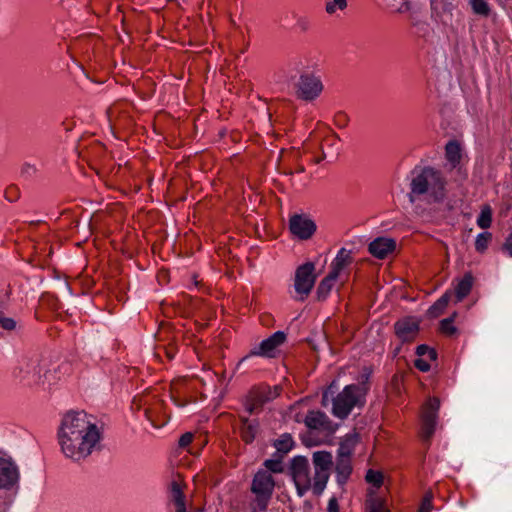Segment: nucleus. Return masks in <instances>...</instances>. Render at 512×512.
Listing matches in <instances>:
<instances>
[{"instance_id":"obj_13","label":"nucleus","mask_w":512,"mask_h":512,"mask_svg":"<svg viewBox=\"0 0 512 512\" xmlns=\"http://www.w3.org/2000/svg\"><path fill=\"white\" fill-rule=\"evenodd\" d=\"M304 423L311 430H318L328 434L334 433L337 425L322 411L310 410L305 416Z\"/></svg>"},{"instance_id":"obj_39","label":"nucleus","mask_w":512,"mask_h":512,"mask_svg":"<svg viewBox=\"0 0 512 512\" xmlns=\"http://www.w3.org/2000/svg\"><path fill=\"white\" fill-rule=\"evenodd\" d=\"M245 410L249 415H252L254 413H257L259 410H261V406L258 405L256 401L253 400V398L248 393L245 402H244Z\"/></svg>"},{"instance_id":"obj_25","label":"nucleus","mask_w":512,"mask_h":512,"mask_svg":"<svg viewBox=\"0 0 512 512\" xmlns=\"http://www.w3.org/2000/svg\"><path fill=\"white\" fill-rule=\"evenodd\" d=\"M170 498L175 509H183L185 505V496L183 494L181 484L178 481H172L170 485Z\"/></svg>"},{"instance_id":"obj_14","label":"nucleus","mask_w":512,"mask_h":512,"mask_svg":"<svg viewBox=\"0 0 512 512\" xmlns=\"http://www.w3.org/2000/svg\"><path fill=\"white\" fill-rule=\"evenodd\" d=\"M19 477V469L15 462L0 457V489H12L18 483Z\"/></svg>"},{"instance_id":"obj_33","label":"nucleus","mask_w":512,"mask_h":512,"mask_svg":"<svg viewBox=\"0 0 512 512\" xmlns=\"http://www.w3.org/2000/svg\"><path fill=\"white\" fill-rule=\"evenodd\" d=\"M456 316V313H454L452 316L445 318L441 320L440 322V330L442 333L452 336L456 332V327L453 325L454 317Z\"/></svg>"},{"instance_id":"obj_53","label":"nucleus","mask_w":512,"mask_h":512,"mask_svg":"<svg viewBox=\"0 0 512 512\" xmlns=\"http://www.w3.org/2000/svg\"><path fill=\"white\" fill-rule=\"evenodd\" d=\"M298 171L299 172H303L304 171V167H300Z\"/></svg>"},{"instance_id":"obj_38","label":"nucleus","mask_w":512,"mask_h":512,"mask_svg":"<svg viewBox=\"0 0 512 512\" xmlns=\"http://www.w3.org/2000/svg\"><path fill=\"white\" fill-rule=\"evenodd\" d=\"M335 389H336V383L332 382L329 385V387L323 392L322 399H321L322 406L326 407V406H328L330 400L333 401V398H335L334 397Z\"/></svg>"},{"instance_id":"obj_52","label":"nucleus","mask_w":512,"mask_h":512,"mask_svg":"<svg viewBox=\"0 0 512 512\" xmlns=\"http://www.w3.org/2000/svg\"><path fill=\"white\" fill-rule=\"evenodd\" d=\"M425 356L427 357V360H430V353H427Z\"/></svg>"},{"instance_id":"obj_5","label":"nucleus","mask_w":512,"mask_h":512,"mask_svg":"<svg viewBox=\"0 0 512 512\" xmlns=\"http://www.w3.org/2000/svg\"><path fill=\"white\" fill-rule=\"evenodd\" d=\"M275 489L273 475L267 470L259 469L251 482L253 498L249 503L250 512H265Z\"/></svg>"},{"instance_id":"obj_35","label":"nucleus","mask_w":512,"mask_h":512,"mask_svg":"<svg viewBox=\"0 0 512 512\" xmlns=\"http://www.w3.org/2000/svg\"><path fill=\"white\" fill-rule=\"evenodd\" d=\"M265 469L268 472L272 473H281L283 472V465L280 459H267L263 463Z\"/></svg>"},{"instance_id":"obj_9","label":"nucleus","mask_w":512,"mask_h":512,"mask_svg":"<svg viewBox=\"0 0 512 512\" xmlns=\"http://www.w3.org/2000/svg\"><path fill=\"white\" fill-rule=\"evenodd\" d=\"M286 341V334L283 331H276L268 338L261 341V343L254 347L248 355L243 357L240 361L242 363L251 356H261L266 358H273L276 351Z\"/></svg>"},{"instance_id":"obj_44","label":"nucleus","mask_w":512,"mask_h":512,"mask_svg":"<svg viewBox=\"0 0 512 512\" xmlns=\"http://www.w3.org/2000/svg\"><path fill=\"white\" fill-rule=\"evenodd\" d=\"M348 116L344 112H338L334 117L335 125L339 128H344L348 124Z\"/></svg>"},{"instance_id":"obj_21","label":"nucleus","mask_w":512,"mask_h":512,"mask_svg":"<svg viewBox=\"0 0 512 512\" xmlns=\"http://www.w3.org/2000/svg\"><path fill=\"white\" fill-rule=\"evenodd\" d=\"M357 442L358 435L356 433L347 434L340 442L339 448L337 450V457L351 458Z\"/></svg>"},{"instance_id":"obj_48","label":"nucleus","mask_w":512,"mask_h":512,"mask_svg":"<svg viewBox=\"0 0 512 512\" xmlns=\"http://www.w3.org/2000/svg\"><path fill=\"white\" fill-rule=\"evenodd\" d=\"M502 250L512 257V233L506 238Z\"/></svg>"},{"instance_id":"obj_17","label":"nucleus","mask_w":512,"mask_h":512,"mask_svg":"<svg viewBox=\"0 0 512 512\" xmlns=\"http://www.w3.org/2000/svg\"><path fill=\"white\" fill-rule=\"evenodd\" d=\"M281 388L279 386H274L273 388L268 385H260L252 388L249 391L250 396L254 401L258 403L261 407L269 401H272L276 397L280 395Z\"/></svg>"},{"instance_id":"obj_8","label":"nucleus","mask_w":512,"mask_h":512,"mask_svg":"<svg viewBox=\"0 0 512 512\" xmlns=\"http://www.w3.org/2000/svg\"><path fill=\"white\" fill-rule=\"evenodd\" d=\"M321 78L312 72H303L296 84V95L304 101H313L320 96L323 91Z\"/></svg>"},{"instance_id":"obj_50","label":"nucleus","mask_w":512,"mask_h":512,"mask_svg":"<svg viewBox=\"0 0 512 512\" xmlns=\"http://www.w3.org/2000/svg\"><path fill=\"white\" fill-rule=\"evenodd\" d=\"M415 25L418 26L419 30L423 32H425L426 29L428 28V25L426 23H416Z\"/></svg>"},{"instance_id":"obj_7","label":"nucleus","mask_w":512,"mask_h":512,"mask_svg":"<svg viewBox=\"0 0 512 512\" xmlns=\"http://www.w3.org/2000/svg\"><path fill=\"white\" fill-rule=\"evenodd\" d=\"M316 278L315 264L313 262H306L296 269L294 289L298 294L297 300L304 301L308 297L314 287Z\"/></svg>"},{"instance_id":"obj_23","label":"nucleus","mask_w":512,"mask_h":512,"mask_svg":"<svg viewBox=\"0 0 512 512\" xmlns=\"http://www.w3.org/2000/svg\"><path fill=\"white\" fill-rule=\"evenodd\" d=\"M473 286V276L470 273L464 275V277L458 282L455 287L456 302H461L466 296L469 295Z\"/></svg>"},{"instance_id":"obj_24","label":"nucleus","mask_w":512,"mask_h":512,"mask_svg":"<svg viewBox=\"0 0 512 512\" xmlns=\"http://www.w3.org/2000/svg\"><path fill=\"white\" fill-rule=\"evenodd\" d=\"M337 279L338 277L334 276V274L328 273L320 281L316 291L318 300L323 301L328 297Z\"/></svg>"},{"instance_id":"obj_36","label":"nucleus","mask_w":512,"mask_h":512,"mask_svg":"<svg viewBox=\"0 0 512 512\" xmlns=\"http://www.w3.org/2000/svg\"><path fill=\"white\" fill-rule=\"evenodd\" d=\"M492 216L491 211L482 210L479 217L477 218V225L482 229H487L491 226Z\"/></svg>"},{"instance_id":"obj_43","label":"nucleus","mask_w":512,"mask_h":512,"mask_svg":"<svg viewBox=\"0 0 512 512\" xmlns=\"http://www.w3.org/2000/svg\"><path fill=\"white\" fill-rule=\"evenodd\" d=\"M6 200L9 202H15L19 199L20 192L16 186H9L4 192Z\"/></svg>"},{"instance_id":"obj_26","label":"nucleus","mask_w":512,"mask_h":512,"mask_svg":"<svg viewBox=\"0 0 512 512\" xmlns=\"http://www.w3.org/2000/svg\"><path fill=\"white\" fill-rule=\"evenodd\" d=\"M452 296L451 291H446L427 311L432 318L438 317L443 313Z\"/></svg>"},{"instance_id":"obj_27","label":"nucleus","mask_w":512,"mask_h":512,"mask_svg":"<svg viewBox=\"0 0 512 512\" xmlns=\"http://www.w3.org/2000/svg\"><path fill=\"white\" fill-rule=\"evenodd\" d=\"M432 12L443 20L446 15H451L453 5L448 0H430Z\"/></svg>"},{"instance_id":"obj_12","label":"nucleus","mask_w":512,"mask_h":512,"mask_svg":"<svg viewBox=\"0 0 512 512\" xmlns=\"http://www.w3.org/2000/svg\"><path fill=\"white\" fill-rule=\"evenodd\" d=\"M44 366L38 360H30L20 368V381L29 387H41Z\"/></svg>"},{"instance_id":"obj_37","label":"nucleus","mask_w":512,"mask_h":512,"mask_svg":"<svg viewBox=\"0 0 512 512\" xmlns=\"http://www.w3.org/2000/svg\"><path fill=\"white\" fill-rule=\"evenodd\" d=\"M427 353H430V361H435L437 359L436 350L430 348L428 345L421 344L416 348V354L419 356V358L424 357Z\"/></svg>"},{"instance_id":"obj_31","label":"nucleus","mask_w":512,"mask_h":512,"mask_svg":"<svg viewBox=\"0 0 512 512\" xmlns=\"http://www.w3.org/2000/svg\"><path fill=\"white\" fill-rule=\"evenodd\" d=\"M293 439L289 434H283L275 443V447L279 452L287 453L293 447Z\"/></svg>"},{"instance_id":"obj_11","label":"nucleus","mask_w":512,"mask_h":512,"mask_svg":"<svg viewBox=\"0 0 512 512\" xmlns=\"http://www.w3.org/2000/svg\"><path fill=\"white\" fill-rule=\"evenodd\" d=\"M419 330V321L414 317L401 318L394 324L395 334L402 343L414 341Z\"/></svg>"},{"instance_id":"obj_2","label":"nucleus","mask_w":512,"mask_h":512,"mask_svg":"<svg viewBox=\"0 0 512 512\" xmlns=\"http://www.w3.org/2000/svg\"><path fill=\"white\" fill-rule=\"evenodd\" d=\"M312 463L313 477L307 457L295 456L290 462V475L299 497H303L309 490H312L315 496H320L328 483L333 464L332 454L327 451H316L312 455Z\"/></svg>"},{"instance_id":"obj_46","label":"nucleus","mask_w":512,"mask_h":512,"mask_svg":"<svg viewBox=\"0 0 512 512\" xmlns=\"http://www.w3.org/2000/svg\"><path fill=\"white\" fill-rule=\"evenodd\" d=\"M414 366L422 371V372H427L430 370L431 366L428 362L427 359H424L423 357L422 358H417L415 361H414Z\"/></svg>"},{"instance_id":"obj_32","label":"nucleus","mask_w":512,"mask_h":512,"mask_svg":"<svg viewBox=\"0 0 512 512\" xmlns=\"http://www.w3.org/2000/svg\"><path fill=\"white\" fill-rule=\"evenodd\" d=\"M365 479L376 488H380L383 484V474L380 471L369 469L366 473Z\"/></svg>"},{"instance_id":"obj_20","label":"nucleus","mask_w":512,"mask_h":512,"mask_svg":"<svg viewBox=\"0 0 512 512\" xmlns=\"http://www.w3.org/2000/svg\"><path fill=\"white\" fill-rule=\"evenodd\" d=\"M241 421V438L246 444L254 441L258 430L259 422L257 420H250L248 417L240 416Z\"/></svg>"},{"instance_id":"obj_41","label":"nucleus","mask_w":512,"mask_h":512,"mask_svg":"<svg viewBox=\"0 0 512 512\" xmlns=\"http://www.w3.org/2000/svg\"><path fill=\"white\" fill-rule=\"evenodd\" d=\"M432 499H433L432 492H426L422 499V502H421L418 512H431V510L433 508Z\"/></svg>"},{"instance_id":"obj_18","label":"nucleus","mask_w":512,"mask_h":512,"mask_svg":"<svg viewBox=\"0 0 512 512\" xmlns=\"http://www.w3.org/2000/svg\"><path fill=\"white\" fill-rule=\"evenodd\" d=\"M352 252L350 250H347L346 248H341L334 260L331 263V274H334V276L339 277L341 272L348 267L352 263Z\"/></svg>"},{"instance_id":"obj_6","label":"nucleus","mask_w":512,"mask_h":512,"mask_svg":"<svg viewBox=\"0 0 512 512\" xmlns=\"http://www.w3.org/2000/svg\"><path fill=\"white\" fill-rule=\"evenodd\" d=\"M439 409L440 400L437 397L429 398L423 405L420 436L425 442L430 441L434 435L438 423Z\"/></svg>"},{"instance_id":"obj_19","label":"nucleus","mask_w":512,"mask_h":512,"mask_svg":"<svg viewBox=\"0 0 512 512\" xmlns=\"http://www.w3.org/2000/svg\"><path fill=\"white\" fill-rule=\"evenodd\" d=\"M352 469L351 458L336 457V481L340 486L346 484L352 473Z\"/></svg>"},{"instance_id":"obj_15","label":"nucleus","mask_w":512,"mask_h":512,"mask_svg":"<svg viewBox=\"0 0 512 512\" xmlns=\"http://www.w3.org/2000/svg\"><path fill=\"white\" fill-rule=\"evenodd\" d=\"M395 248V240L386 237H378L369 244L368 251L372 256L378 259H384L392 253Z\"/></svg>"},{"instance_id":"obj_22","label":"nucleus","mask_w":512,"mask_h":512,"mask_svg":"<svg viewBox=\"0 0 512 512\" xmlns=\"http://www.w3.org/2000/svg\"><path fill=\"white\" fill-rule=\"evenodd\" d=\"M445 156L451 167L456 168L462 157L460 144L455 140L449 141L445 147Z\"/></svg>"},{"instance_id":"obj_4","label":"nucleus","mask_w":512,"mask_h":512,"mask_svg":"<svg viewBox=\"0 0 512 512\" xmlns=\"http://www.w3.org/2000/svg\"><path fill=\"white\" fill-rule=\"evenodd\" d=\"M368 390L369 387L365 383L345 386L333 398L332 414L339 419L347 418L355 407L362 408L365 405Z\"/></svg>"},{"instance_id":"obj_30","label":"nucleus","mask_w":512,"mask_h":512,"mask_svg":"<svg viewBox=\"0 0 512 512\" xmlns=\"http://www.w3.org/2000/svg\"><path fill=\"white\" fill-rule=\"evenodd\" d=\"M491 240L492 234L490 232L478 234L475 240V250L479 253L485 252Z\"/></svg>"},{"instance_id":"obj_29","label":"nucleus","mask_w":512,"mask_h":512,"mask_svg":"<svg viewBox=\"0 0 512 512\" xmlns=\"http://www.w3.org/2000/svg\"><path fill=\"white\" fill-rule=\"evenodd\" d=\"M469 4L474 14L481 17H488L491 12V8L486 0H470Z\"/></svg>"},{"instance_id":"obj_42","label":"nucleus","mask_w":512,"mask_h":512,"mask_svg":"<svg viewBox=\"0 0 512 512\" xmlns=\"http://www.w3.org/2000/svg\"><path fill=\"white\" fill-rule=\"evenodd\" d=\"M37 171L38 170L35 165L25 163L21 168V176L25 179H31L37 174Z\"/></svg>"},{"instance_id":"obj_51","label":"nucleus","mask_w":512,"mask_h":512,"mask_svg":"<svg viewBox=\"0 0 512 512\" xmlns=\"http://www.w3.org/2000/svg\"><path fill=\"white\" fill-rule=\"evenodd\" d=\"M176 512H187V511H186V506H185L183 509H178V510H176Z\"/></svg>"},{"instance_id":"obj_47","label":"nucleus","mask_w":512,"mask_h":512,"mask_svg":"<svg viewBox=\"0 0 512 512\" xmlns=\"http://www.w3.org/2000/svg\"><path fill=\"white\" fill-rule=\"evenodd\" d=\"M327 512H339V504L336 497H331L328 501Z\"/></svg>"},{"instance_id":"obj_45","label":"nucleus","mask_w":512,"mask_h":512,"mask_svg":"<svg viewBox=\"0 0 512 512\" xmlns=\"http://www.w3.org/2000/svg\"><path fill=\"white\" fill-rule=\"evenodd\" d=\"M194 435L191 432H186L179 438L178 445L180 448H186L193 441Z\"/></svg>"},{"instance_id":"obj_40","label":"nucleus","mask_w":512,"mask_h":512,"mask_svg":"<svg viewBox=\"0 0 512 512\" xmlns=\"http://www.w3.org/2000/svg\"><path fill=\"white\" fill-rule=\"evenodd\" d=\"M347 6L346 0H332L326 4V12L334 13L337 9L343 10Z\"/></svg>"},{"instance_id":"obj_10","label":"nucleus","mask_w":512,"mask_h":512,"mask_svg":"<svg viewBox=\"0 0 512 512\" xmlns=\"http://www.w3.org/2000/svg\"><path fill=\"white\" fill-rule=\"evenodd\" d=\"M290 232L300 240L310 239L317 230V225L308 215L294 214L289 218Z\"/></svg>"},{"instance_id":"obj_28","label":"nucleus","mask_w":512,"mask_h":512,"mask_svg":"<svg viewBox=\"0 0 512 512\" xmlns=\"http://www.w3.org/2000/svg\"><path fill=\"white\" fill-rule=\"evenodd\" d=\"M366 512H389V509L384 499L371 495L366 500Z\"/></svg>"},{"instance_id":"obj_3","label":"nucleus","mask_w":512,"mask_h":512,"mask_svg":"<svg viewBox=\"0 0 512 512\" xmlns=\"http://www.w3.org/2000/svg\"><path fill=\"white\" fill-rule=\"evenodd\" d=\"M446 184L440 170L430 166H416L410 172L409 200L414 203L416 199L426 195L430 202H442L446 197Z\"/></svg>"},{"instance_id":"obj_34","label":"nucleus","mask_w":512,"mask_h":512,"mask_svg":"<svg viewBox=\"0 0 512 512\" xmlns=\"http://www.w3.org/2000/svg\"><path fill=\"white\" fill-rule=\"evenodd\" d=\"M18 322L11 317H7L2 311H0V328L5 331H14L17 328Z\"/></svg>"},{"instance_id":"obj_49","label":"nucleus","mask_w":512,"mask_h":512,"mask_svg":"<svg viewBox=\"0 0 512 512\" xmlns=\"http://www.w3.org/2000/svg\"><path fill=\"white\" fill-rule=\"evenodd\" d=\"M411 8V5H410V2L408 0H402V3L400 4V6H398L396 8V12L397 13H406L410 10Z\"/></svg>"},{"instance_id":"obj_1","label":"nucleus","mask_w":512,"mask_h":512,"mask_svg":"<svg viewBox=\"0 0 512 512\" xmlns=\"http://www.w3.org/2000/svg\"><path fill=\"white\" fill-rule=\"evenodd\" d=\"M101 440V433L92 417L84 411L66 413L58 429V441L63 454L80 461L88 457Z\"/></svg>"},{"instance_id":"obj_16","label":"nucleus","mask_w":512,"mask_h":512,"mask_svg":"<svg viewBox=\"0 0 512 512\" xmlns=\"http://www.w3.org/2000/svg\"><path fill=\"white\" fill-rule=\"evenodd\" d=\"M43 366L44 369L42 372L41 384L43 389L50 388L55 385L69 369V365L65 363L57 366L53 365L51 368H48L46 363H43Z\"/></svg>"}]
</instances>
